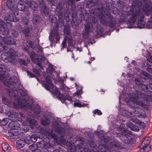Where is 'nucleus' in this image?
<instances>
[{
  "mask_svg": "<svg viewBox=\"0 0 152 152\" xmlns=\"http://www.w3.org/2000/svg\"><path fill=\"white\" fill-rule=\"evenodd\" d=\"M10 80L11 82L10 83V82L5 83L8 94L11 97H16L17 95L18 96V98H15L17 103L14 102L13 107L17 109L22 108L31 110L34 106V102L32 100H26V93L23 91L19 90L18 79L16 76H14L11 78Z\"/></svg>",
  "mask_w": 152,
  "mask_h": 152,
  "instance_id": "obj_1",
  "label": "nucleus"
},
{
  "mask_svg": "<svg viewBox=\"0 0 152 152\" xmlns=\"http://www.w3.org/2000/svg\"><path fill=\"white\" fill-rule=\"evenodd\" d=\"M141 3L139 1H134L128 11H123L122 15L123 19L122 21H128L132 24H134L138 20L137 26L138 28H142L145 25L143 21L144 13L140 9Z\"/></svg>",
  "mask_w": 152,
  "mask_h": 152,
  "instance_id": "obj_2",
  "label": "nucleus"
},
{
  "mask_svg": "<svg viewBox=\"0 0 152 152\" xmlns=\"http://www.w3.org/2000/svg\"><path fill=\"white\" fill-rule=\"evenodd\" d=\"M148 96H149V94H147L146 95L139 91H136L135 94L134 93H130L129 96L132 101L134 106H133V107L136 108L135 109L137 110L138 109L137 108V107H136V106L137 105L138 107H143L145 105L144 104L142 101H139L138 99H140L142 101H148L146 99H148Z\"/></svg>",
  "mask_w": 152,
  "mask_h": 152,
  "instance_id": "obj_3",
  "label": "nucleus"
},
{
  "mask_svg": "<svg viewBox=\"0 0 152 152\" xmlns=\"http://www.w3.org/2000/svg\"><path fill=\"white\" fill-rule=\"evenodd\" d=\"M97 17L101 24L104 25H106L109 23L110 28L115 26L116 20L110 12H105L104 14H99Z\"/></svg>",
  "mask_w": 152,
  "mask_h": 152,
  "instance_id": "obj_4",
  "label": "nucleus"
},
{
  "mask_svg": "<svg viewBox=\"0 0 152 152\" xmlns=\"http://www.w3.org/2000/svg\"><path fill=\"white\" fill-rule=\"evenodd\" d=\"M17 56V51L14 48H10L7 52L3 53L1 55V58L4 60H8L10 62H15V58Z\"/></svg>",
  "mask_w": 152,
  "mask_h": 152,
  "instance_id": "obj_5",
  "label": "nucleus"
},
{
  "mask_svg": "<svg viewBox=\"0 0 152 152\" xmlns=\"http://www.w3.org/2000/svg\"><path fill=\"white\" fill-rule=\"evenodd\" d=\"M20 115L21 117V122L24 125L27 126L32 129L35 127L37 123L35 120L30 117L26 118L23 116L21 113H20Z\"/></svg>",
  "mask_w": 152,
  "mask_h": 152,
  "instance_id": "obj_6",
  "label": "nucleus"
},
{
  "mask_svg": "<svg viewBox=\"0 0 152 152\" xmlns=\"http://www.w3.org/2000/svg\"><path fill=\"white\" fill-rule=\"evenodd\" d=\"M7 67L4 64L0 65V80L5 83L8 82H10V83L11 82L10 81L11 78L13 77L11 76L10 79H9V75L7 72H6Z\"/></svg>",
  "mask_w": 152,
  "mask_h": 152,
  "instance_id": "obj_7",
  "label": "nucleus"
},
{
  "mask_svg": "<svg viewBox=\"0 0 152 152\" xmlns=\"http://www.w3.org/2000/svg\"><path fill=\"white\" fill-rule=\"evenodd\" d=\"M9 124V127L11 129L10 132L11 135L15 136L18 134L17 129L20 127V124L17 121H11Z\"/></svg>",
  "mask_w": 152,
  "mask_h": 152,
  "instance_id": "obj_8",
  "label": "nucleus"
},
{
  "mask_svg": "<svg viewBox=\"0 0 152 152\" xmlns=\"http://www.w3.org/2000/svg\"><path fill=\"white\" fill-rule=\"evenodd\" d=\"M58 25H56L55 29L52 31L49 39L51 41H54L57 43L60 39V37L58 31Z\"/></svg>",
  "mask_w": 152,
  "mask_h": 152,
  "instance_id": "obj_9",
  "label": "nucleus"
},
{
  "mask_svg": "<svg viewBox=\"0 0 152 152\" xmlns=\"http://www.w3.org/2000/svg\"><path fill=\"white\" fill-rule=\"evenodd\" d=\"M122 137L121 138L122 141L126 143H130L132 141V135L126 130H124L122 132Z\"/></svg>",
  "mask_w": 152,
  "mask_h": 152,
  "instance_id": "obj_10",
  "label": "nucleus"
},
{
  "mask_svg": "<svg viewBox=\"0 0 152 152\" xmlns=\"http://www.w3.org/2000/svg\"><path fill=\"white\" fill-rule=\"evenodd\" d=\"M93 27L88 22L86 23L85 24V30L83 32L82 35L85 39H87L90 32H92Z\"/></svg>",
  "mask_w": 152,
  "mask_h": 152,
  "instance_id": "obj_11",
  "label": "nucleus"
},
{
  "mask_svg": "<svg viewBox=\"0 0 152 152\" xmlns=\"http://www.w3.org/2000/svg\"><path fill=\"white\" fill-rule=\"evenodd\" d=\"M90 145L91 148V149L88 148L85 150L86 152H104L106 151L103 148L101 150L99 149H100L101 147H102V145H100L99 147H98L96 146V145L94 142L91 143Z\"/></svg>",
  "mask_w": 152,
  "mask_h": 152,
  "instance_id": "obj_12",
  "label": "nucleus"
},
{
  "mask_svg": "<svg viewBox=\"0 0 152 152\" xmlns=\"http://www.w3.org/2000/svg\"><path fill=\"white\" fill-rule=\"evenodd\" d=\"M42 135L46 136L48 137H50L54 139V141H58V137L54 133L51 129H48V130L44 131L42 133H41Z\"/></svg>",
  "mask_w": 152,
  "mask_h": 152,
  "instance_id": "obj_13",
  "label": "nucleus"
},
{
  "mask_svg": "<svg viewBox=\"0 0 152 152\" xmlns=\"http://www.w3.org/2000/svg\"><path fill=\"white\" fill-rule=\"evenodd\" d=\"M56 14L58 15V24L61 26H63L64 24V15L61 11V8L57 7L56 10Z\"/></svg>",
  "mask_w": 152,
  "mask_h": 152,
  "instance_id": "obj_14",
  "label": "nucleus"
},
{
  "mask_svg": "<svg viewBox=\"0 0 152 152\" xmlns=\"http://www.w3.org/2000/svg\"><path fill=\"white\" fill-rule=\"evenodd\" d=\"M39 2V6L41 12L44 13L46 16L50 12L48 8L47 7L44 1L41 0Z\"/></svg>",
  "mask_w": 152,
  "mask_h": 152,
  "instance_id": "obj_15",
  "label": "nucleus"
},
{
  "mask_svg": "<svg viewBox=\"0 0 152 152\" xmlns=\"http://www.w3.org/2000/svg\"><path fill=\"white\" fill-rule=\"evenodd\" d=\"M151 139L149 137H145L144 140L140 145L142 148H145L147 149V147L149 148V151L151 149V146L149 145Z\"/></svg>",
  "mask_w": 152,
  "mask_h": 152,
  "instance_id": "obj_16",
  "label": "nucleus"
},
{
  "mask_svg": "<svg viewBox=\"0 0 152 152\" xmlns=\"http://www.w3.org/2000/svg\"><path fill=\"white\" fill-rule=\"evenodd\" d=\"M7 114L8 116L9 120L15 121L17 119L18 116V113L13 111H9L7 112Z\"/></svg>",
  "mask_w": 152,
  "mask_h": 152,
  "instance_id": "obj_17",
  "label": "nucleus"
},
{
  "mask_svg": "<svg viewBox=\"0 0 152 152\" xmlns=\"http://www.w3.org/2000/svg\"><path fill=\"white\" fill-rule=\"evenodd\" d=\"M152 5H146L143 7V11L146 15L148 16L151 15V18H152Z\"/></svg>",
  "mask_w": 152,
  "mask_h": 152,
  "instance_id": "obj_18",
  "label": "nucleus"
},
{
  "mask_svg": "<svg viewBox=\"0 0 152 152\" xmlns=\"http://www.w3.org/2000/svg\"><path fill=\"white\" fill-rule=\"evenodd\" d=\"M44 119L42 120L41 122L43 126H45L47 124H49L51 121L53 117L50 115H45L44 116Z\"/></svg>",
  "mask_w": 152,
  "mask_h": 152,
  "instance_id": "obj_19",
  "label": "nucleus"
},
{
  "mask_svg": "<svg viewBox=\"0 0 152 152\" xmlns=\"http://www.w3.org/2000/svg\"><path fill=\"white\" fill-rule=\"evenodd\" d=\"M3 41L4 44L8 45H13L15 44V40L8 36L4 37L3 38Z\"/></svg>",
  "mask_w": 152,
  "mask_h": 152,
  "instance_id": "obj_20",
  "label": "nucleus"
},
{
  "mask_svg": "<svg viewBox=\"0 0 152 152\" xmlns=\"http://www.w3.org/2000/svg\"><path fill=\"white\" fill-rule=\"evenodd\" d=\"M7 5L8 8L11 10L15 12L16 10V5L12 1L8 0L7 2Z\"/></svg>",
  "mask_w": 152,
  "mask_h": 152,
  "instance_id": "obj_21",
  "label": "nucleus"
},
{
  "mask_svg": "<svg viewBox=\"0 0 152 152\" xmlns=\"http://www.w3.org/2000/svg\"><path fill=\"white\" fill-rule=\"evenodd\" d=\"M37 137L36 134H33L30 136L28 135L26 138V143L28 144H30L31 142H35L37 141Z\"/></svg>",
  "mask_w": 152,
  "mask_h": 152,
  "instance_id": "obj_22",
  "label": "nucleus"
},
{
  "mask_svg": "<svg viewBox=\"0 0 152 152\" xmlns=\"http://www.w3.org/2000/svg\"><path fill=\"white\" fill-rule=\"evenodd\" d=\"M45 80L46 82L45 83V86L47 89L48 90L51 87H53L54 85L52 83L50 76H47L45 78Z\"/></svg>",
  "mask_w": 152,
  "mask_h": 152,
  "instance_id": "obj_23",
  "label": "nucleus"
},
{
  "mask_svg": "<svg viewBox=\"0 0 152 152\" xmlns=\"http://www.w3.org/2000/svg\"><path fill=\"white\" fill-rule=\"evenodd\" d=\"M52 125L53 126H54L55 131L57 133L60 134L64 131V129L63 128L59 127L58 124L57 122L54 121L52 123Z\"/></svg>",
  "mask_w": 152,
  "mask_h": 152,
  "instance_id": "obj_24",
  "label": "nucleus"
},
{
  "mask_svg": "<svg viewBox=\"0 0 152 152\" xmlns=\"http://www.w3.org/2000/svg\"><path fill=\"white\" fill-rule=\"evenodd\" d=\"M29 55L32 61L35 63L38 64L39 66L40 65V64L38 63L39 62V58H36V54L35 52L32 51L30 53L29 52Z\"/></svg>",
  "mask_w": 152,
  "mask_h": 152,
  "instance_id": "obj_25",
  "label": "nucleus"
},
{
  "mask_svg": "<svg viewBox=\"0 0 152 152\" xmlns=\"http://www.w3.org/2000/svg\"><path fill=\"white\" fill-rule=\"evenodd\" d=\"M26 138L24 140L20 139L17 140L16 142V147L17 148H20L23 147L26 143Z\"/></svg>",
  "mask_w": 152,
  "mask_h": 152,
  "instance_id": "obj_26",
  "label": "nucleus"
},
{
  "mask_svg": "<svg viewBox=\"0 0 152 152\" xmlns=\"http://www.w3.org/2000/svg\"><path fill=\"white\" fill-rule=\"evenodd\" d=\"M28 5H29V7L32 10L34 11H37L38 8V5L35 1L31 0Z\"/></svg>",
  "mask_w": 152,
  "mask_h": 152,
  "instance_id": "obj_27",
  "label": "nucleus"
},
{
  "mask_svg": "<svg viewBox=\"0 0 152 152\" xmlns=\"http://www.w3.org/2000/svg\"><path fill=\"white\" fill-rule=\"evenodd\" d=\"M140 77L142 78L147 80L148 79H150L152 78V76L149 74L145 71H142L140 75Z\"/></svg>",
  "mask_w": 152,
  "mask_h": 152,
  "instance_id": "obj_28",
  "label": "nucleus"
},
{
  "mask_svg": "<svg viewBox=\"0 0 152 152\" xmlns=\"http://www.w3.org/2000/svg\"><path fill=\"white\" fill-rule=\"evenodd\" d=\"M2 148L4 152H10L11 147L6 142H4L2 143Z\"/></svg>",
  "mask_w": 152,
  "mask_h": 152,
  "instance_id": "obj_29",
  "label": "nucleus"
},
{
  "mask_svg": "<svg viewBox=\"0 0 152 152\" xmlns=\"http://www.w3.org/2000/svg\"><path fill=\"white\" fill-rule=\"evenodd\" d=\"M111 144L116 148L119 149L121 148L122 146L120 143L116 139H113L111 141Z\"/></svg>",
  "mask_w": 152,
  "mask_h": 152,
  "instance_id": "obj_30",
  "label": "nucleus"
},
{
  "mask_svg": "<svg viewBox=\"0 0 152 152\" xmlns=\"http://www.w3.org/2000/svg\"><path fill=\"white\" fill-rule=\"evenodd\" d=\"M9 30L7 28L3 26L0 24V33L3 35H5L8 34Z\"/></svg>",
  "mask_w": 152,
  "mask_h": 152,
  "instance_id": "obj_31",
  "label": "nucleus"
},
{
  "mask_svg": "<svg viewBox=\"0 0 152 152\" xmlns=\"http://www.w3.org/2000/svg\"><path fill=\"white\" fill-rule=\"evenodd\" d=\"M127 125L132 130L136 132H138L139 131V129L138 127L133 124L132 123H129L127 124Z\"/></svg>",
  "mask_w": 152,
  "mask_h": 152,
  "instance_id": "obj_32",
  "label": "nucleus"
},
{
  "mask_svg": "<svg viewBox=\"0 0 152 152\" xmlns=\"http://www.w3.org/2000/svg\"><path fill=\"white\" fill-rule=\"evenodd\" d=\"M20 2L18 1L16 6V10H18L20 11H23L25 8V6L24 4L20 3Z\"/></svg>",
  "mask_w": 152,
  "mask_h": 152,
  "instance_id": "obj_33",
  "label": "nucleus"
},
{
  "mask_svg": "<svg viewBox=\"0 0 152 152\" xmlns=\"http://www.w3.org/2000/svg\"><path fill=\"white\" fill-rule=\"evenodd\" d=\"M14 12L10 13L8 17V19L10 21H15L16 20Z\"/></svg>",
  "mask_w": 152,
  "mask_h": 152,
  "instance_id": "obj_34",
  "label": "nucleus"
},
{
  "mask_svg": "<svg viewBox=\"0 0 152 152\" xmlns=\"http://www.w3.org/2000/svg\"><path fill=\"white\" fill-rule=\"evenodd\" d=\"M29 149L32 151L34 152H38L39 150L38 149V146L36 144H32L29 146Z\"/></svg>",
  "mask_w": 152,
  "mask_h": 152,
  "instance_id": "obj_35",
  "label": "nucleus"
},
{
  "mask_svg": "<svg viewBox=\"0 0 152 152\" xmlns=\"http://www.w3.org/2000/svg\"><path fill=\"white\" fill-rule=\"evenodd\" d=\"M98 0H89L86 4L89 5V7H92L94 6L97 3Z\"/></svg>",
  "mask_w": 152,
  "mask_h": 152,
  "instance_id": "obj_36",
  "label": "nucleus"
},
{
  "mask_svg": "<svg viewBox=\"0 0 152 152\" xmlns=\"http://www.w3.org/2000/svg\"><path fill=\"white\" fill-rule=\"evenodd\" d=\"M103 31V28L100 25H97L96 26V30L97 34L98 35L101 34Z\"/></svg>",
  "mask_w": 152,
  "mask_h": 152,
  "instance_id": "obj_37",
  "label": "nucleus"
},
{
  "mask_svg": "<svg viewBox=\"0 0 152 152\" xmlns=\"http://www.w3.org/2000/svg\"><path fill=\"white\" fill-rule=\"evenodd\" d=\"M2 101L4 104L7 105L10 104L11 103L10 100L6 99L5 97L2 96Z\"/></svg>",
  "mask_w": 152,
  "mask_h": 152,
  "instance_id": "obj_38",
  "label": "nucleus"
},
{
  "mask_svg": "<svg viewBox=\"0 0 152 152\" xmlns=\"http://www.w3.org/2000/svg\"><path fill=\"white\" fill-rule=\"evenodd\" d=\"M9 119L7 118H3L1 121H0V125L4 126L8 122Z\"/></svg>",
  "mask_w": 152,
  "mask_h": 152,
  "instance_id": "obj_39",
  "label": "nucleus"
},
{
  "mask_svg": "<svg viewBox=\"0 0 152 152\" xmlns=\"http://www.w3.org/2000/svg\"><path fill=\"white\" fill-rule=\"evenodd\" d=\"M49 19L50 21L52 23H56L57 22V19L54 15H50Z\"/></svg>",
  "mask_w": 152,
  "mask_h": 152,
  "instance_id": "obj_40",
  "label": "nucleus"
},
{
  "mask_svg": "<svg viewBox=\"0 0 152 152\" xmlns=\"http://www.w3.org/2000/svg\"><path fill=\"white\" fill-rule=\"evenodd\" d=\"M140 89L142 91H145L147 90L148 88L147 86L143 84H142L140 86Z\"/></svg>",
  "mask_w": 152,
  "mask_h": 152,
  "instance_id": "obj_41",
  "label": "nucleus"
},
{
  "mask_svg": "<svg viewBox=\"0 0 152 152\" xmlns=\"http://www.w3.org/2000/svg\"><path fill=\"white\" fill-rule=\"evenodd\" d=\"M151 19L147 22L146 26L147 28L152 29V18H151Z\"/></svg>",
  "mask_w": 152,
  "mask_h": 152,
  "instance_id": "obj_42",
  "label": "nucleus"
},
{
  "mask_svg": "<svg viewBox=\"0 0 152 152\" xmlns=\"http://www.w3.org/2000/svg\"><path fill=\"white\" fill-rule=\"evenodd\" d=\"M40 109L39 106H36L33 109V111L36 114H39L40 113Z\"/></svg>",
  "mask_w": 152,
  "mask_h": 152,
  "instance_id": "obj_43",
  "label": "nucleus"
},
{
  "mask_svg": "<svg viewBox=\"0 0 152 152\" xmlns=\"http://www.w3.org/2000/svg\"><path fill=\"white\" fill-rule=\"evenodd\" d=\"M40 18V16L37 15L34 18H33L32 20V22L33 23H35L38 22Z\"/></svg>",
  "mask_w": 152,
  "mask_h": 152,
  "instance_id": "obj_44",
  "label": "nucleus"
},
{
  "mask_svg": "<svg viewBox=\"0 0 152 152\" xmlns=\"http://www.w3.org/2000/svg\"><path fill=\"white\" fill-rule=\"evenodd\" d=\"M22 23L25 26H28L29 22L28 19L26 17H24L22 20Z\"/></svg>",
  "mask_w": 152,
  "mask_h": 152,
  "instance_id": "obj_45",
  "label": "nucleus"
},
{
  "mask_svg": "<svg viewBox=\"0 0 152 152\" xmlns=\"http://www.w3.org/2000/svg\"><path fill=\"white\" fill-rule=\"evenodd\" d=\"M140 149L137 151V152H148L149 151V148L147 147V149H145V148H142L140 146H139Z\"/></svg>",
  "mask_w": 152,
  "mask_h": 152,
  "instance_id": "obj_46",
  "label": "nucleus"
},
{
  "mask_svg": "<svg viewBox=\"0 0 152 152\" xmlns=\"http://www.w3.org/2000/svg\"><path fill=\"white\" fill-rule=\"evenodd\" d=\"M59 99L62 102V101H63L64 102H65L66 100V97H65L63 94H60L58 96Z\"/></svg>",
  "mask_w": 152,
  "mask_h": 152,
  "instance_id": "obj_47",
  "label": "nucleus"
},
{
  "mask_svg": "<svg viewBox=\"0 0 152 152\" xmlns=\"http://www.w3.org/2000/svg\"><path fill=\"white\" fill-rule=\"evenodd\" d=\"M146 58L148 61L150 62H152V56L151 55L150 53H148L147 54Z\"/></svg>",
  "mask_w": 152,
  "mask_h": 152,
  "instance_id": "obj_48",
  "label": "nucleus"
},
{
  "mask_svg": "<svg viewBox=\"0 0 152 152\" xmlns=\"http://www.w3.org/2000/svg\"><path fill=\"white\" fill-rule=\"evenodd\" d=\"M135 81L137 84L140 85L142 83V80L140 78H136L135 79Z\"/></svg>",
  "mask_w": 152,
  "mask_h": 152,
  "instance_id": "obj_49",
  "label": "nucleus"
},
{
  "mask_svg": "<svg viewBox=\"0 0 152 152\" xmlns=\"http://www.w3.org/2000/svg\"><path fill=\"white\" fill-rule=\"evenodd\" d=\"M7 47L2 44H0V52L7 50Z\"/></svg>",
  "mask_w": 152,
  "mask_h": 152,
  "instance_id": "obj_50",
  "label": "nucleus"
},
{
  "mask_svg": "<svg viewBox=\"0 0 152 152\" xmlns=\"http://www.w3.org/2000/svg\"><path fill=\"white\" fill-rule=\"evenodd\" d=\"M137 124H138L139 127L142 129H144L145 126V124L140 121L139 123Z\"/></svg>",
  "mask_w": 152,
  "mask_h": 152,
  "instance_id": "obj_51",
  "label": "nucleus"
},
{
  "mask_svg": "<svg viewBox=\"0 0 152 152\" xmlns=\"http://www.w3.org/2000/svg\"><path fill=\"white\" fill-rule=\"evenodd\" d=\"M94 114H96V113L98 115H101L102 114V112L98 109H96L93 112Z\"/></svg>",
  "mask_w": 152,
  "mask_h": 152,
  "instance_id": "obj_52",
  "label": "nucleus"
},
{
  "mask_svg": "<svg viewBox=\"0 0 152 152\" xmlns=\"http://www.w3.org/2000/svg\"><path fill=\"white\" fill-rule=\"evenodd\" d=\"M85 105H82L81 104L80 102H75L74 104V105L75 107H81L82 106H84Z\"/></svg>",
  "mask_w": 152,
  "mask_h": 152,
  "instance_id": "obj_53",
  "label": "nucleus"
},
{
  "mask_svg": "<svg viewBox=\"0 0 152 152\" xmlns=\"http://www.w3.org/2000/svg\"><path fill=\"white\" fill-rule=\"evenodd\" d=\"M131 121H132L135 124H138L140 122V120L134 118H132L131 119Z\"/></svg>",
  "mask_w": 152,
  "mask_h": 152,
  "instance_id": "obj_54",
  "label": "nucleus"
},
{
  "mask_svg": "<svg viewBox=\"0 0 152 152\" xmlns=\"http://www.w3.org/2000/svg\"><path fill=\"white\" fill-rule=\"evenodd\" d=\"M31 0H20V2H22L23 4H28Z\"/></svg>",
  "mask_w": 152,
  "mask_h": 152,
  "instance_id": "obj_55",
  "label": "nucleus"
},
{
  "mask_svg": "<svg viewBox=\"0 0 152 152\" xmlns=\"http://www.w3.org/2000/svg\"><path fill=\"white\" fill-rule=\"evenodd\" d=\"M106 134H99V137L100 138V139H101L102 140H104L105 139V136L106 135Z\"/></svg>",
  "mask_w": 152,
  "mask_h": 152,
  "instance_id": "obj_56",
  "label": "nucleus"
},
{
  "mask_svg": "<svg viewBox=\"0 0 152 152\" xmlns=\"http://www.w3.org/2000/svg\"><path fill=\"white\" fill-rule=\"evenodd\" d=\"M12 35L15 37H17L18 35V32L15 30H12Z\"/></svg>",
  "mask_w": 152,
  "mask_h": 152,
  "instance_id": "obj_57",
  "label": "nucleus"
},
{
  "mask_svg": "<svg viewBox=\"0 0 152 152\" xmlns=\"http://www.w3.org/2000/svg\"><path fill=\"white\" fill-rule=\"evenodd\" d=\"M149 94L148 96V99H146L148 101H150L152 100V93L151 92H150L149 93Z\"/></svg>",
  "mask_w": 152,
  "mask_h": 152,
  "instance_id": "obj_58",
  "label": "nucleus"
},
{
  "mask_svg": "<svg viewBox=\"0 0 152 152\" xmlns=\"http://www.w3.org/2000/svg\"><path fill=\"white\" fill-rule=\"evenodd\" d=\"M33 71L34 73L37 75L38 76H39L40 75V74L38 70L37 69H36L34 68L33 69Z\"/></svg>",
  "mask_w": 152,
  "mask_h": 152,
  "instance_id": "obj_59",
  "label": "nucleus"
},
{
  "mask_svg": "<svg viewBox=\"0 0 152 152\" xmlns=\"http://www.w3.org/2000/svg\"><path fill=\"white\" fill-rule=\"evenodd\" d=\"M27 73L28 75L30 76L31 77H34V75L30 71H28L27 72Z\"/></svg>",
  "mask_w": 152,
  "mask_h": 152,
  "instance_id": "obj_60",
  "label": "nucleus"
},
{
  "mask_svg": "<svg viewBox=\"0 0 152 152\" xmlns=\"http://www.w3.org/2000/svg\"><path fill=\"white\" fill-rule=\"evenodd\" d=\"M62 46L63 48H65L66 46V40L64 39L62 43Z\"/></svg>",
  "mask_w": 152,
  "mask_h": 152,
  "instance_id": "obj_61",
  "label": "nucleus"
},
{
  "mask_svg": "<svg viewBox=\"0 0 152 152\" xmlns=\"http://www.w3.org/2000/svg\"><path fill=\"white\" fill-rule=\"evenodd\" d=\"M48 1L51 2L52 5H55L56 2L55 0H47Z\"/></svg>",
  "mask_w": 152,
  "mask_h": 152,
  "instance_id": "obj_62",
  "label": "nucleus"
},
{
  "mask_svg": "<svg viewBox=\"0 0 152 152\" xmlns=\"http://www.w3.org/2000/svg\"><path fill=\"white\" fill-rule=\"evenodd\" d=\"M20 62L22 64L26 66L27 64L26 63L25 61L24 60L20 59Z\"/></svg>",
  "mask_w": 152,
  "mask_h": 152,
  "instance_id": "obj_63",
  "label": "nucleus"
},
{
  "mask_svg": "<svg viewBox=\"0 0 152 152\" xmlns=\"http://www.w3.org/2000/svg\"><path fill=\"white\" fill-rule=\"evenodd\" d=\"M38 52L41 53H43V49L42 47H39Z\"/></svg>",
  "mask_w": 152,
  "mask_h": 152,
  "instance_id": "obj_64",
  "label": "nucleus"
}]
</instances>
